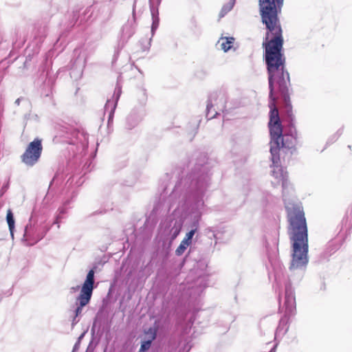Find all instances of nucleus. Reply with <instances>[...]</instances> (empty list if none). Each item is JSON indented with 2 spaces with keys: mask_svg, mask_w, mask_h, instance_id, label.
<instances>
[{
  "mask_svg": "<svg viewBox=\"0 0 352 352\" xmlns=\"http://www.w3.org/2000/svg\"><path fill=\"white\" fill-rule=\"evenodd\" d=\"M283 1L284 0H258L261 22L267 30L263 45L265 49L267 69L271 76L274 72L277 71L285 63V58L281 53L283 38L278 17Z\"/></svg>",
  "mask_w": 352,
  "mask_h": 352,
  "instance_id": "1",
  "label": "nucleus"
},
{
  "mask_svg": "<svg viewBox=\"0 0 352 352\" xmlns=\"http://www.w3.org/2000/svg\"><path fill=\"white\" fill-rule=\"evenodd\" d=\"M268 72V81L270 89V98L271 102L269 104L270 108L269 129L271 136L270 141V153L272 155V162L276 164L280 162L279 152L281 148H293L297 142V134L283 135V129L278 111L275 106L276 98L274 97V82L276 81L278 85L279 91L284 96L288 93V85L289 84V73L284 69V63L281 65V67L277 71L274 72L273 75L270 76Z\"/></svg>",
  "mask_w": 352,
  "mask_h": 352,
  "instance_id": "2",
  "label": "nucleus"
},
{
  "mask_svg": "<svg viewBox=\"0 0 352 352\" xmlns=\"http://www.w3.org/2000/svg\"><path fill=\"white\" fill-rule=\"evenodd\" d=\"M289 222V234L292 242L290 270H305L308 259V234L303 210L299 207L286 206Z\"/></svg>",
  "mask_w": 352,
  "mask_h": 352,
  "instance_id": "3",
  "label": "nucleus"
},
{
  "mask_svg": "<svg viewBox=\"0 0 352 352\" xmlns=\"http://www.w3.org/2000/svg\"><path fill=\"white\" fill-rule=\"evenodd\" d=\"M186 184H188L185 193L186 202L195 214L196 220L192 223V229L186 233L183 240L191 244L192 239L198 228L201 211L204 208V197L210 184L208 166L197 165L186 178Z\"/></svg>",
  "mask_w": 352,
  "mask_h": 352,
  "instance_id": "4",
  "label": "nucleus"
},
{
  "mask_svg": "<svg viewBox=\"0 0 352 352\" xmlns=\"http://www.w3.org/2000/svg\"><path fill=\"white\" fill-rule=\"evenodd\" d=\"M94 284V271L91 270L86 277V279L82 284L80 289V292L76 298L77 307L75 309V316L72 321V324L74 325L78 322L76 318L81 315L82 309L90 302Z\"/></svg>",
  "mask_w": 352,
  "mask_h": 352,
  "instance_id": "5",
  "label": "nucleus"
},
{
  "mask_svg": "<svg viewBox=\"0 0 352 352\" xmlns=\"http://www.w3.org/2000/svg\"><path fill=\"white\" fill-rule=\"evenodd\" d=\"M226 96L223 93H213L208 99L206 107V117L212 119L226 109Z\"/></svg>",
  "mask_w": 352,
  "mask_h": 352,
  "instance_id": "6",
  "label": "nucleus"
},
{
  "mask_svg": "<svg viewBox=\"0 0 352 352\" xmlns=\"http://www.w3.org/2000/svg\"><path fill=\"white\" fill-rule=\"evenodd\" d=\"M43 150L41 140L36 138L30 142L21 155L22 162L27 166H32L38 161Z\"/></svg>",
  "mask_w": 352,
  "mask_h": 352,
  "instance_id": "7",
  "label": "nucleus"
},
{
  "mask_svg": "<svg viewBox=\"0 0 352 352\" xmlns=\"http://www.w3.org/2000/svg\"><path fill=\"white\" fill-rule=\"evenodd\" d=\"M47 231L48 228L45 226L32 224L30 218L29 223L25 228L23 241H25L28 245H32L41 241Z\"/></svg>",
  "mask_w": 352,
  "mask_h": 352,
  "instance_id": "8",
  "label": "nucleus"
},
{
  "mask_svg": "<svg viewBox=\"0 0 352 352\" xmlns=\"http://www.w3.org/2000/svg\"><path fill=\"white\" fill-rule=\"evenodd\" d=\"M279 163H280V162L278 164H274L272 162V164H273V170H272V176L276 179V182H275L276 184H282V186H283V199H284V201H285V206L289 204V206L291 207L299 206V207H300L302 209L301 206H300L298 204L294 205V204L290 203L289 201H287V198H286V195H285L286 194V188L288 186L287 173V172H285L283 170V168L281 166H279Z\"/></svg>",
  "mask_w": 352,
  "mask_h": 352,
  "instance_id": "9",
  "label": "nucleus"
},
{
  "mask_svg": "<svg viewBox=\"0 0 352 352\" xmlns=\"http://www.w3.org/2000/svg\"><path fill=\"white\" fill-rule=\"evenodd\" d=\"M285 316H291L295 314L296 298L294 289L289 283L285 285Z\"/></svg>",
  "mask_w": 352,
  "mask_h": 352,
  "instance_id": "10",
  "label": "nucleus"
},
{
  "mask_svg": "<svg viewBox=\"0 0 352 352\" xmlns=\"http://www.w3.org/2000/svg\"><path fill=\"white\" fill-rule=\"evenodd\" d=\"M122 93L121 87L116 85L112 99L107 100L104 106V112L109 113V123L113 120L114 112L118 104V101Z\"/></svg>",
  "mask_w": 352,
  "mask_h": 352,
  "instance_id": "11",
  "label": "nucleus"
},
{
  "mask_svg": "<svg viewBox=\"0 0 352 352\" xmlns=\"http://www.w3.org/2000/svg\"><path fill=\"white\" fill-rule=\"evenodd\" d=\"M143 116L141 109H134L126 118V126L129 129H132L138 124Z\"/></svg>",
  "mask_w": 352,
  "mask_h": 352,
  "instance_id": "12",
  "label": "nucleus"
},
{
  "mask_svg": "<svg viewBox=\"0 0 352 352\" xmlns=\"http://www.w3.org/2000/svg\"><path fill=\"white\" fill-rule=\"evenodd\" d=\"M270 261L271 263L272 266L274 270V278L277 285H280L281 283V277L283 276L282 270L283 266L278 261L272 262V259L270 258Z\"/></svg>",
  "mask_w": 352,
  "mask_h": 352,
  "instance_id": "13",
  "label": "nucleus"
},
{
  "mask_svg": "<svg viewBox=\"0 0 352 352\" xmlns=\"http://www.w3.org/2000/svg\"><path fill=\"white\" fill-rule=\"evenodd\" d=\"M234 41L233 37H222L219 40L218 44L220 45L221 49L226 52L232 48Z\"/></svg>",
  "mask_w": 352,
  "mask_h": 352,
  "instance_id": "14",
  "label": "nucleus"
},
{
  "mask_svg": "<svg viewBox=\"0 0 352 352\" xmlns=\"http://www.w3.org/2000/svg\"><path fill=\"white\" fill-rule=\"evenodd\" d=\"M155 331L152 329H149V339L148 340L142 342L139 352H145L149 349L151 345L152 341L155 338Z\"/></svg>",
  "mask_w": 352,
  "mask_h": 352,
  "instance_id": "15",
  "label": "nucleus"
},
{
  "mask_svg": "<svg viewBox=\"0 0 352 352\" xmlns=\"http://www.w3.org/2000/svg\"><path fill=\"white\" fill-rule=\"evenodd\" d=\"M149 3L152 18H159L158 6L161 3V0H149Z\"/></svg>",
  "mask_w": 352,
  "mask_h": 352,
  "instance_id": "16",
  "label": "nucleus"
},
{
  "mask_svg": "<svg viewBox=\"0 0 352 352\" xmlns=\"http://www.w3.org/2000/svg\"><path fill=\"white\" fill-rule=\"evenodd\" d=\"M6 220L8 224L9 230L12 237H14V219L11 210H8L6 216Z\"/></svg>",
  "mask_w": 352,
  "mask_h": 352,
  "instance_id": "17",
  "label": "nucleus"
},
{
  "mask_svg": "<svg viewBox=\"0 0 352 352\" xmlns=\"http://www.w3.org/2000/svg\"><path fill=\"white\" fill-rule=\"evenodd\" d=\"M182 229V225L177 221L175 222L174 226L170 230V240L173 241L179 234Z\"/></svg>",
  "mask_w": 352,
  "mask_h": 352,
  "instance_id": "18",
  "label": "nucleus"
},
{
  "mask_svg": "<svg viewBox=\"0 0 352 352\" xmlns=\"http://www.w3.org/2000/svg\"><path fill=\"white\" fill-rule=\"evenodd\" d=\"M236 0H230L229 2L225 4L219 13L220 17H223L228 12H230L235 4Z\"/></svg>",
  "mask_w": 352,
  "mask_h": 352,
  "instance_id": "19",
  "label": "nucleus"
},
{
  "mask_svg": "<svg viewBox=\"0 0 352 352\" xmlns=\"http://www.w3.org/2000/svg\"><path fill=\"white\" fill-rule=\"evenodd\" d=\"M190 245V244L189 243L186 242L184 240H182L181 243L179 244V245L177 247V248L175 250L176 255H177V256L182 255Z\"/></svg>",
  "mask_w": 352,
  "mask_h": 352,
  "instance_id": "20",
  "label": "nucleus"
},
{
  "mask_svg": "<svg viewBox=\"0 0 352 352\" xmlns=\"http://www.w3.org/2000/svg\"><path fill=\"white\" fill-rule=\"evenodd\" d=\"M152 25H151V34L152 36L155 34L156 30L159 26V18H152Z\"/></svg>",
  "mask_w": 352,
  "mask_h": 352,
  "instance_id": "21",
  "label": "nucleus"
},
{
  "mask_svg": "<svg viewBox=\"0 0 352 352\" xmlns=\"http://www.w3.org/2000/svg\"><path fill=\"white\" fill-rule=\"evenodd\" d=\"M140 97H141L140 103L142 105H144V104H145L146 99H147L146 90L144 89H142V90H140Z\"/></svg>",
  "mask_w": 352,
  "mask_h": 352,
  "instance_id": "22",
  "label": "nucleus"
},
{
  "mask_svg": "<svg viewBox=\"0 0 352 352\" xmlns=\"http://www.w3.org/2000/svg\"><path fill=\"white\" fill-rule=\"evenodd\" d=\"M58 213L56 216V221H54V223L58 224L59 220L62 218V215L66 212V209L64 208H60L58 210Z\"/></svg>",
  "mask_w": 352,
  "mask_h": 352,
  "instance_id": "23",
  "label": "nucleus"
},
{
  "mask_svg": "<svg viewBox=\"0 0 352 352\" xmlns=\"http://www.w3.org/2000/svg\"><path fill=\"white\" fill-rule=\"evenodd\" d=\"M294 131L297 133V131L295 129V127L292 124L289 129V133H286L287 135H292V133H294Z\"/></svg>",
  "mask_w": 352,
  "mask_h": 352,
  "instance_id": "24",
  "label": "nucleus"
},
{
  "mask_svg": "<svg viewBox=\"0 0 352 352\" xmlns=\"http://www.w3.org/2000/svg\"><path fill=\"white\" fill-rule=\"evenodd\" d=\"M80 287L78 285L76 286V287H72L70 288V292L71 293H75L77 291H78Z\"/></svg>",
  "mask_w": 352,
  "mask_h": 352,
  "instance_id": "25",
  "label": "nucleus"
},
{
  "mask_svg": "<svg viewBox=\"0 0 352 352\" xmlns=\"http://www.w3.org/2000/svg\"><path fill=\"white\" fill-rule=\"evenodd\" d=\"M20 100H21V99H20V98L16 99V101H15V104H17V105H19V104H20Z\"/></svg>",
  "mask_w": 352,
  "mask_h": 352,
  "instance_id": "26",
  "label": "nucleus"
},
{
  "mask_svg": "<svg viewBox=\"0 0 352 352\" xmlns=\"http://www.w3.org/2000/svg\"><path fill=\"white\" fill-rule=\"evenodd\" d=\"M276 345H275L269 352H275L276 351Z\"/></svg>",
  "mask_w": 352,
  "mask_h": 352,
  "instance_id": "27",
  "label": "nucleus"
},
{
  "mask_svg": "<svg viewBox=\"0 0 352 352\" xmlns=\"http://www.w3.org/2000/svg\"><path fill=\"white\" fill-rule=\"evenodd\" d=\"M78 346V342L75 344L74 347V350L77 349Z\"/></svg>",
  "mask_w": 352,
  "mask_h": 352,
  "instance_id": "28",
  "label": "nucleus"
},
{
  "mask_svg": "<svg viewBox=\"0 0 352 352\" xmlns=\"http://www.w3.org/2000/svg\"><path fill=\"white\" fill-rule=\"evenodd\" d=\"M134 14H135V11L133 10V22L135 23V16H134Z\"/></svg>",
  "mask_w": 352,
  "mask_h": 352,
  "instance_id": "29",
  "label": "nucleus"
},
{
  "mask_svg": "<svg viewBox=\"0 0 352 352\" xmlns=\"http://www.w3.org/2000/svg\"><path fill=\"white\" fill-rule=\"evenodd\" d=\"M285 322L284 319H283V318H282V319L280 320V325L283 322Z\"/></svg>",
  "mask_w": 352,
  "mask_h": 352,
  "instance_id": "30",
  "label": "nucleus"
},
{
  "mask_svg": "<svg viewBox=\"0 0 352 352\" xmlns=\"http://www.w3.org/2000/svg\"><path fill=\"white\" fill-rule=\"evenodd\" d=\"M83 336H84V333H82V334L79 337L78 340H80L81 338H82Z\"/></svg>",
  "mask_w": 352,
  "mask_h": 352,
  "instance_id": "31",
  "label": "nucleus"
},
{
  "mask_svg": "<svg viewBox=\"0 0 352 352\" xmlns=\"http://www.w3.org/2000/svg\"><path fill=\"white\" fill-rule=\"evenodd\" d=\"M56 176L53 178L52 181L51 182V184L55 180Z\"/></svg>",
  "mask_w": 352,
  "mask_h": 352,
  "instance_id": "32",
  "label": "nucleus"
},
{
  "mask_svg": "<svg viewBox=\"0 0 352 352\" xmlns=\"http://www.w3.org/2000/svg\"><path fill=\"white\" fill-rule=\"evenodd\" d=\"M78 52V50H76L74 51L75 54H76Z\"/></svg>",
  "mask_w": 352,
  "mask_h": 352,
  "instance_id": "33",
  "label": "nucleus"
}]
</instances>
